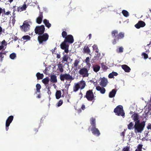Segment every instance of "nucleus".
<instances>
[{"mask_svg": "<svg viewBox=\"0 0 151 151\" xmlns=\"http://www.w3.org/2000/svg\"><path fill=\"white\" fill-rule=\"evenodd\" d=\"M112 36L114 39L112 40L111 42L113 45L116 44L119 39L124 38V33L120 32L118 33V31L116 30H113L111 32Z\"/></svg>", "mask_w": 151, "mask_h": 151, "instance_id": "f257e3e1", "label": "nucleus"}, {"mask_svg": "<svg viewBox=\"0 0 151 151\" xmlns=\"http://www.w3.org/2000/svg\"><path fill=\"white\" fill-rule=\"evenodd\" d=\"M145 125V121H143L141 122L138 121L135 124L134 127L135 133H141L144 130Z\"/></svg>", "mask_w": 151, "mask_h": 151, "instance_id": "f03ea898", "label": "nucleus"}, {"mask_svg": "<svg viewBox=\"0 0 151 151\" xmlns=\"http://www.w3.org/2000/svg\"><path fill=\"white\" fill-rule=\"evenodd\" d=\"M114 111L116 114L118 116H124L125 113L124 112L122 106L119 105L117 106L114 109Z\"/></svg>", "mask_w": 151, "mask_h": 151, "instance_id": "7ed1b4c3", "label": "nucleus"}, {"mask_svg": "<svg viewBox=\"0 0 151 151\" xmlns=\"http://www.w3.org/2000/svg\"><path fill=\"white\" fill-rule=\"evenodd\" d=\"M49 35L46 33L43 34L41 35H40L38 37L37 39L39 43L42 44L43 42H46L48 39Z\"/></svg>", "mask_w": 151, "mask_h": 151, "instance_id": "20e7f679", "label": "nucleus"}, {"mask_svg": "<svg viewBox=\"0 0 151 151\" xmlns=\"http://www.w3.org/2000/svg\"><path fill=\"white\" fill-rule=\"evenodd\" d=\"M32 24L31 21H28L27 20L25 21L22 26H20V28L22 29L23 31L25 32L29 30L30 27V24Z\"/></svg>", "mask_w": 151, "mask_h": 151, "instance_id": "39448f33", "label": "nucleus"}, {"mask_svg": "<svg viewBox=\"0 0 151 151\" xmlns=\"http://www.w3.org/2000/svg\"><path fill=\"white\" fill-rule=\"evenodd\" d=\"M84 97H86L89 101H92L94 100V95L92 90H89L86 92V95Z\"/></svg>", "mask_w": 151, "mask_h": 151, "instance_id": "423d86ee", "label": "nucleus"}, {"mask_svg": "<svg viewBox=\"0 0 151 151\" xmlns=\"http://www.w3.org/2000/svg\"><path fill=\"white\" fill-rule=\"evenodd\" d=\"M45 30V26L43 25H41L40 26H37L36 27L35 31L36 34H38L39 35H42L44 34Z\"/></svg>", "mask_w": 151, "mask_h": 151, "instance_id": "0eeeda50", "label": "nucleus"}, {"mask_svg": "<svg viewBox=\"0 0 151 151\" xmlns=\"http://www.w3.org/2000/svg\"><path fill=\"white\" fill-rule=\"evenodd\" d=\"M60 79L61 81H63L65 79L67 80H71L73 79L72 76L67 73L61 74L60 76Z\"/></svg>", "mask_w": 151, "mask_h": 151, "instance_id": "6e6552de", "label": "nucleus"}, {"mask_svg": "<svg viewBox=\"0 0 151 151\" xmlns=\"http://www.w3.org/2000/svg\"><path fill=\"white\" fill-rule=\"evenodd\" d=\"M88 72V70L86 68L83 67L79 70L78 73L82 75L83 77H88L89 76Z\"/></svg>", "mask_w": 151, "mask_h": 151, "instance_id": "1a4fd4ad", "label": "nucleus"}, {"mask_svg": "<svg viewBox=\"0 0 151 151\" xmlns=\"http://www.w3.org/2000/svg\"><path fill=\"white\" fill-rule=\"evenodd\" d=\"M13 116L11 115L9 116L6 119V131L8 130L9 127L13 121Z\"/></svg>", "mask_w": 151, "mask_h": 151, "instance_id": "9d476101", "label": "nucleus"}, {"mask_svg": "<svg viewBox=\"0 0 151 151\" xmlns=\"http://www.w3.org/2000/svg\"><path fill=\"white\" fill-rule=\"evenodd\" d=\"M66 42L64 41L60 45V47L61 49L64 50L65 53H67L68 52L69 45L66 44Z\"/></svg>", "mask_w": 151, "mask_h": 151, "instance_id": "9b49d317", "label": "nucleus"}, {"mask_svg": "<svg viewBox=\"0 0 151 151\" xmlns=\"http://www.w3.org/2000/svg\"><path fill=\"white\" fill-rule=\"evenodd\" d=\"M64 41L69 43L72 44L74 40L73 36L72 35H69L67 36Z\"/></svg>", "mask_w": 151, "mask_h": 151, "instance_id": "f8f14e48", "label": "nucleus"}, {"mask_svg": "<svg viewBox=\"0 0 151 151\" xmlns=\"http://www.w3.org/2000/svg\"><path fill=\"white\" fill-rule=\"evenodd\" d=\"M91 130L93 134L95 135L99 136L100 134L99 130L97 128H96V127L91 128Z\"/></svg>", "mask_w": 151, "mask_h": 151, "instance_id": "ddd939ff", "label": "nucleus"}, {"mask_svg": "<svg viewBox=\"0 0 151 151\" xmlns=\"http://www.w3.org/2000/svg\"><path fill=\"white\" fill-rule=\"evenodd\" d=\"M145 25V22L142 21H140L135 25V27L137 29H139L140 27H144Z\"/></svg>", "mask_w": 151, "mask_h": 151, "instance_id": "4468645a", "label": "nucleus"}, {"mask_svg": "<svg viewBox=\"0 0 151 151\" xmlns=\"http://www.w3.org/2000/svg\"><path fill=\"white\" fill-rule=\"evenodd\" d=\"M43 18V12L40 11L39 16L36 19V22L38 24L41 23Z\"/></svg>", "mask_w": 151, "mask_h": 151, "instance_id": "2eb2a0df", "label": "nucleus"}, {"mask_svg": "<svg viewBox=\"0 0 151 151\" xmlns=\"http://www.w3.org/2000/svg\"><path fill=\"white\" fill-rule=\"evenodd\" d=\"M131 117L132 118L135 124L138 121H139V122H140V120L139 119V116L138 114L136 113L134 114Z\"/></svg>", "mask_w": 151, "mask_h": 151, "instance_id": "dca6fc26", "label": "nucleus"}, {"mask_svg": "<svg viewBox=\"0 0 151 151\" xmlns=\"http://www.w3.org/2000/svg\"><path fill=\"white\" fill-rule=\"evenodd\" d=\"M108 83L107 79L104 77L103 78L100 83V85L103 87H105Z\"/></svg>", "mask_w": 151, "mask_h": 151, "instance_id": "f3484780", "label": "nucleus"}, {"mask_svg": "<svg viewBox=\"0 0 151 151\" xmlns=\"http://www.w3.org/2000/svg\"><path fill=\"white\" fill-rule=\"evenodd\" d=\"M96 89L98 91H100L101 94H104L106 92L105 89L103 87H101L99 86L96 87Z\"/></svg>", "mask_w": 151, "mask_h": 151, "instance_id": "a211bd4d", "label": "nucleus"}, {"mask_svg": "<svg viewBox=\"0 0 151 151\" xmlns=\"http://www.w3.org/2000/svg\"><path fill=\"white\" fill-rule=\"evenodd\" d=\"M90 124L92 126L91 128L96 127V120L95 118L92 117L90 119Z\"/></svg>", "mask_w": 151, "mask_h": 151, "instance_id": "6ab92c4d", "label": "nucleus"}, {"mask_svg": "<svg viewBox=\"0 0 151 151\" xmlns=\"http://www.w3.org/2000/svg\"><path fill=\"white\" fill-rule=\"evenodd\" d=\"M27 8V6L26 4H24L21 7H18L17 8V11L19 12H21L25 10Z\"/></svg>", "mask_w": 151, "mask_h": 151, "instance_id": "aec40b11", "label": "nucleus"}, {"mask_svg": "<svg viewBox=\"0 0 151 151\" xmlns=\"http://www.w3.org/2000/svg\"><path fill=\"white\" fill-rule=\"evenodd\" d=\"M78 83L81 89H83L86 86V83L85 81L83 80L80 81Z\"/></svg>", "mask_w": 151, "mask_h": 151, "instance_id": "412c9836", "label": "nucleus"}, {"mask_svg": "<svg viewBox=\"0 0 151 151\" xmlns=\"http://www.w3.org/2000/svg\"><path fill=\"white\" fill-rule=\"evenodd\" d=\"M122 68L126 72H129L130 70V68L126 65H122Z\"/></svg>", "mask_w": 151, "mask_h": 151, "instance_id": "4be33fe9", "label": "nucleus"}, {"mask_svg": "<svg viewBox=\"0 0 151 151\" xmlns=\"http://www.w3.org/2000/svg\"><path fill=\"white\" fill-rule=\"evenodd\" d=\"M116 91L115 89H113L110 92L109 94V97L112 98L115 96L116 94Z\"/></svg>", "mask_w": 151, "mask_h": 151, "instance_id": "5701e85b", "label": "nucleus"}, {"mask_svg": "<svg viewBox=\"0 0 151 151\" xmlns=\"http://www.w3.org/2000/svg\"><path fill=\"white\" fill-rule=\"evenodd\" d=\"M80 88L78 83H75L73 87V91L75 92L77 91Z\"/></svg>", "mask_w": 151, "mask_h": 151, "instance_id": "b1692460", "label": "nucleus"}, {"mask_svg": "<svg viewBox=\"0 0 151 151\" xmlns=\"http://www.w3.org/2000/svg\"><path fill=\"white\" fill-rule=\"evenodd\" d=\"M43 22L45 25V26L48 28H49L51 27V24L49 22V21L48 20L46 19H44L43 20Z\"/></svg>", "mask_w": 151, "mask_h": 151, "instance_id": "393cba45", "label": "nucleus"}, {"mask_svg": "<svg viewBox=\"0 0 151 151\" xmlns=\"http://www.w3.org/2000/svg\"><path fill=\"white\" fill-rule=\"evenodd\" d=\"M58 69L57 70H59L61 73H63L64 70L63 68V65L61 63H59V64L58 65Z\"/></svg>", "mask_w": 151, "mask_h": 151, "instance_id": "a878e982", "label": "nucleus"}, {"mask_svg": "<svg viewBox=\"0 0 151 151\" xmlns=\"http://www.w3.org/2000/svg\"><path fill=\"white\" fill-rule=\"evenodd\" d=\"M61 92L60 90H58L55 93L56 98L57 99H59L61 97Z\"/></svg>", "mask_w": 151, "mask_h": 151, "instance_id": "bb28decb", "label": "nucleus"}, {"mask_svg": "<svg viewBox=\"0 0 151 151\" xmlns=\"http://www.w3.org/2000/svg\"><path fill=\"white\" fill-rule=\"evenodd\" d=\"M50 81L53 83H56L57 81L56 76L55 75H52L51 76Z\"/></svg>", "mask_w": 151, "mask_h": 151, "instance_id": "cd10ccee", "label": "nucleus"}, {"mask_svg": "<svg viewBox=\"0 0 151 151\" xmlns=\"http://www.w3.org/2000/svg\"><path fill=\"white\" fill-rule=\"evenodd\" d=\"M37 79L40 80L42 79L44 77V75L43 74H41L40 73H37L36 74Z\"/></svg>", "mask_w": 151, "mask_h": 151, "instance_id": "c85d7f7f", "label": "nucleus"}, {"mask_svg": "<svg viewBox=\"0 0 151 151\" xmlns=\"http://www.w3.org/2000/svg\"><path fill=\"white\" fill-rule=\"evenodd\" d=\"M100 68V66L98 65H96L93 66V70L95 72H97L99 71Z\"/></svg>", "mask_w": 151, "mask_h": 151, "instance_id": "c756f323", "label": "nucleus"}, {"mask_svg": "<svg viewBox=\"0 0 151 151\" xmlns=\"http://www.w3.org/2000/svg\"><path fill=\"white\" fill-rule=\"evenodd\" d=\"M49 81V78L48 77H46L42 80V82L45 85L48 84Z\"/></svg>", "mask_w": 151, "mask_h": 151, "instance_id": "7c9ffc66", "label": "nucleus"}, {"mask_svg": "<svg viewBox=\"0 0 151 151\" xmlns=\"http://www.w3.org/2000/svg\"><path fill=\"white\" fill-rule=\"evenodd\" d=\"M84 52L86 53H89L90 52V50L88 46H85L83 49Z\"/></svg>", "mask_w": 151, "mask_h": 151, "instance_id": "2f4dec72", "label": "nucleus"}, {"mask_svg": "<svg viewBox=\"0 0 151 151\" xmlns=\"http://www.w3.org/2000/svg\"><path fill=\"white\" fill-rule=\"evenodd\" d=\"M134 123L132 122H131L127 125V128L131 130L134 128Z\"/></svg>", "mask_w": 151, "mask_h": 151, "instance_id": "473e14b6", "label": "nucleus"}, {"mask_svg": "<svg viewBox=\"0 0 151 151\" xmlns=\"http://www.w3.org/2000/svg\"><path fill=\"white\" fill-rule=\"evenodd\" d=\"M122 13L123 14V15L126 17H127L129 16V13L126 10H122Z\"/></svg>", "mask_w": 151, "mask_h": 151, "instance_id": "72a5a7b5", "label": "nucleus"}, {"mask_svg": "<svg viewBox=\"0 0 151 151\" xmlns=\"http://www.w3.org/2000/svg\"><path fill=\"white\" fill-rule=\"evenodd\" d=\"M36 93L37 92L39 93L40 92V89L41 88V86L39 84H37L36 85Z\"/></svg>", "mask_w": 151, "mask_h": 151, "instance_id": "f704fd0d", "label": "nucleus"}, {"mask_svg": "<svg viewBox=\"0 0 151 151\" xmlns=\"http://www.w3.org/2000/svg\"><path fill=\"white\" fill-rule=\"evenodd\" d=\"M80 60L79 59H76L75 60L73 63L74 67H76L78 66L80 62Z\"/></svg>", "mask_w": 151, "mask_h": 151, "instance_id": "c9c22d12", "label": "nucleus"}, {"mask_svg": "<svg viewBox=\"0 0 151 151\" xmlns=\"http://www.w3.org/2000/svg\"><path fill=\"white\" fill-rule=\"evenodd\" d=\"M68 57L66 55H65L63 57V60L62 62H64L65 61H67L68 60Z\"/></svg>", "mask_w": 151, "mask_h": 151, "instance_id": "e433bc0d", "label": "nucleus"}, {"mask_svg": "<svg viewBox=\"0 0 151 151\" xmlns=\"http://www.w3.org/2000/svg\"><path fill=\"white\" fill-rule=\"evenodd\" d=\"M93 50H95L96 52L98 53L99 50L96 45H94L93 46Z\"/></svg>", "mask_w": 151, "mask_h": 151, "instance_id": "4c0bfd02", "label": "nucleus"}, {"mask_svg": "<svg viewBox=\"0 0 151 151\" xmlns=\"http://www.w3.org/2000/svg\"><path fill=\"white\" fill-rule=\"evenodd\" d=\"M123 48L122 47H121L116 50V51L118 53H122L123 52Z\"/></svg>", "mask_w": 151, "mask_h": 151, "instance_id": "58836bf2", "label": "nucleus"}, {"mask_svg": "<svg viewBox=\"0 0 151 151\" xmlns=\"http://www.w3.org/2000/svg\"><path fill=\"white\" fill-rule=\"evenodd\" d=\"M142 145L139 144L137 147V148L136 150H137V151H142Z\"/></svg>", "mask_w": 151, "mask_h": 151, "instance_id": "ea45409f", "label": "nucleus"}, {"mask_svg": "<svg viewBox=\"0 0 151 151\" xmlns=\"http://www.w3.org/2000/svg\"><path fill=\"white\" fill-rule=\"evenodd\" d=\"M141 55L143 56L144 59L145 60L147 59L148 58V55L145 52H142L141 54Z\"/></svg>", "mask_w": 151, "mask_h": 151, "instance_id": "a19ab883", "label": "nucleus"}, {"mask_svg": "<svg viewBox=\"0 0 151 151\" xmlns=\"http://www.w3.org/2000/svg\"><path fill=\"white\" fill-rule=\"evenodd\" d=\"M22 39L24 40H29L30 39V37L28 35H24L22 37Z\"/></svg>", "mask_w": 151, "mask_h": 151, "instance_id": "79ce46f5", "label": "nucleus"}, {"mask_svg": "<svg viewBox=\"0 0 151 151\" xmlns=\"http://www.w3.org/2000/svg\"><path fill=\"white\" fill-rule=\"evenodd\" d=\"M16 57V55L14 53H13L10 55V58L12 59H14Z\"/></svg>", "mask_w": 151, "mask_h": 151, "instance_id": "37998d69", "label": "nucleus"}, {"mask_svg": "<svg viewBox=\"0 0 151 151\" xmlns=\"http://www.w3.org/2000/svg\"><path fill=\"white\" fill-rule=\"evenodd\" d=\"M101 67L103 70H106L108 69L107 66L104 63H102L101 64Z\"/></svg>", "mask_w": 151, "mask_h": 151, "instance_id": "c03bdc74", "label": "nucleus"}, {"mask_svg": "<svg viewBox=\"0 0 151 151\" xmlns=\"http://www.w3.org/2000/svg\"><path fill=\"white\" fill-rule=\"evenodd\" d=\"M62 37L65 38L68 35H67V33L65 31H63L62 33Z\"/></svg>", "mask_w": 151, "mask_h": 151, "instance_id": "a18cd8bd", "label": "nucleus"}, {"mask_svg": "<svg viewBox=\"0 0 151 151\" xmlns=\"http://www.w3.org/2000/svg\"><path fill=\"white\" fill-rule=\"evenodd\" d=\"M63 101L62 100H60L57 103V106L58 107L61 106L63 104Z\"/></svg>", "mask_w": 151, "mask_h": 151, "instance_id": "49530a36", "label": "nucleus"}, {"mask_svg": "<svg viewBox=\"0 0 151 151\" xmlns=\"http://www.w3.org/2000/svg\"><path fill=\"white\" fill-rule=\"evenodd\" d=\"M3 53L2 52H0V61H2L3 58H4Z\"/></svg>", "mask_w": 151, "mask_h": 151, "instance_id": "de8ad7c7", "label": "nucleus"}, {"mask_svg": "<svg viewBox=\"0 0 151 151\" xmlns=\"http://www.w3.org/2000/svg\"><path fill=\"white\" fill-rule=\"evenodd\" d=\"M126 131V130L125 129H124V130L123 132H122L120 134V135L121 136H123V139H124V136L125 134V131Z\"/></svg>", "mask_w": 151, "mask_h": 151, "instance_id": "09e8293b", "label": "nucleus"}, {"mask_svg": "<svg viewBox=\"0 0 151 151\" xmlns=\"http://www.w3.org/2000/svg\"><path fill=\"white\" fill-rule=\"evenodd\" d=\"M129 147L126 146L123 149L122 151H129Z\"/></svg>", "mask_w": 151, "mask_h": 151, "instance_id": "8fccbe9b", "label": "nucleus"}, {"mask_svg": "<svg viewBox=\"0 0 151 151\" xmlns=\"http://www.w3.org/2000/svg\"><path fill=\"white\" fill-rule=\"evenodd\" d=\"M87 64L89 63L90 62V58L89 57H87L86 58L85 60Z\"/></svg>", "mask_w": 151, "mask_h": 151, "instance_id": "3c124183", "label": "nucleus"}, {"mask_svg": "<svg viewBox=\"0 0 151 151\" xmlns=\"http://www.w3.org/2000/svg\"><path fill=\"white\" fill-rule=\"evenodd\" d=\"M147 128L148 129H150L151 130V124L150 123H149Z\"/></svg>", "mask_w": 151, "mask_h": 151, "instance_id": "603ef678", "label": "nucleus"}, {"mask_svg": "<svg viewBox=\"0 0 151 151\" xmlns=\"http://www.w3.org/2000/svg\"><path fill=\"white\" fill-rule=\"evenodd\" d=\"M114 76H113V75L112 73H110L108 76L109 78H113Z\"/></svg>", "mask_w": 151, "mask_h": 151, "instance_id": "864d4df0", "label": "nucleus"}, {"mask_svg": "<svg viewBox=\"0 0 151 151\" xmlns=\"http://www.w3.org/2000/svg\"><path fill=\"white\" fill-rule=\"evenodd\" d=\"M112 73V74H113V76H117L118 74L116 72H113L111 73Z\"/></svg>", "mask_w": 151, "mask_h": 151, "instance_id": "5fc2aeb1", "label": "nucleus"}, {"mask_svg": "<svg viewBox=\"0 0 151 151\" xmlns=\"http://www.w3.org/2000/svg\"><path fill=\"white\" fill-rule=\"evenodd\" d=\"M85 106L84 104H82L81 107V109L83 110H84L85 109Z\"/></svg>", "mask_w": 151, "mask_h": 151, "instance_id": "6e6d98bb", "label": "nucleus"}, {"mask_svg": "<svg viewBox=\"0 0 151 151\" xmlns=\"http://www.w3.org/2000/svg\"><path fill=\"white\" fill-rule=\"evenodd\" d=\"M10 12L9 11H8L6 12H5L4 14L5 15H8L10 13Z\"/></svg>", "mask_w": 151, "mask_h": 151, "instance_id": "4d7b16f0", "label": "nucleus"}, {"mask_svg": "<svg viewBox=\"0 0 151 151\" xmlns=\"http://www.w3.org/2000/svg\"><path fill=\"white\" fill-rule=\"evenodd\" d=\"M47 89H48L47 93H48V94L50 95L51 93V91H50V88H47Z\"/></svg>", "mask_w": 151, "mask_h": 151, "instance_id": "13d9d810", "label": "nucleus"}, {"mask_svg": "<svg viewBox=\"0 0 151 151\" xmlns=\"http://www.w3.org/2000/svg\"><path fill=\"white\" fill-rule=\"evenodd\" d=\"M100 53H97V54L96 55V57H98L99 58L100 57Z\"/></svg>", "mask_w": 151, "mask_h": 151, "instance_id": "bf43d9fd", "label": "nucleus"}, {"mask_svg": "<svg viewBox=\"0 0 151 151\" xmlns=\"http://www.w3.org/2000/svg\"><path fill=\"white\" fill-rule=\"evenodd\" d=\"M2 13V9L1 7H0V16Z\"/></svg>", "mask_w": 151, "mask_h": 151, "instance_id": "052dcab7", "label": "nucleus"}, {"mask_svg": "<svg viewBox=\"0 0 151 151\" xmlns=\"http://www.w3.org/2000/svg\"><path fill=\"white\" fill-rule=\"evenodd\" d=\"M57 58H60V54H57Z\"/></svg>", "mask_w": 151, "mask_h": 151, "instance_id": "680f3d73", "label": "nucleus"}, {"mask_svg": "<svg viewBox=\"0 0 151 151\" xmlns=\"http://www.w3.org/2000/svg\"><path fill=\"white\" fill-rule=\"evenodd\" d=\"M41 96L40 94H38L37 97V98H39V99L41 98Z\"/></svg>", "mask_w": 151, "mask_h": 151, "instance_id": "e2e57ef3", "label": "nucleus"}, {"mask_svg": "<svg viewBox=\"0 0 151 151\" xmlns=\"http://www.w3.org/2000/svg\"><path fill=\"white\" fill-rule=\"evenodd\" d=\"M88 36L89 37V39H90L91 37V34H89Z\"/></svg>", "mask_w": 151, "mask_h": 151, "instance_id": "0e129e2a", "label": "nucleus"}, {"mask_svg": "<svg viewBox=\"0 0 151 151\" xmlns=\"http://www.w3.org/2000/svg\"><path fill=\"white\" fill-rule=\"evenodd\" d=\"M4 47V46L3 45L0 46V50L2 49Z\"/></svg>", "mask_w": 151, "mask_h": 151, "instance_id": "69168bd1", "label": "nucleus"}, {"mask_svg": "<svg viewBox=\"0 0 151 151\" xmlns=\"http://www.w3.org/2000/svg\"><path fill=\"white\" fill-rule=\"evenodd\" d=\"M18 38L17 37H14V41H16L18 40Z\"/></svg>", "mask_w": 151, "mask_h": 151, "instance_id": "338daca9", "label": "nucleus"}, {"mask_svg": "<svg viewBox=\"0 0 151 151\" xmlns=\"http://www.w3.org/2000/svg\"><path fill=\"white\" fill-rule=\"evenodd\" d=\"M2 44L4 45V44L6 42L4 40L2 42Z\"/></svg>", "mask_w": 151, "mask_h": 151, "instance_id": "774afa93", "label": "nucleus"}]
</instances>
